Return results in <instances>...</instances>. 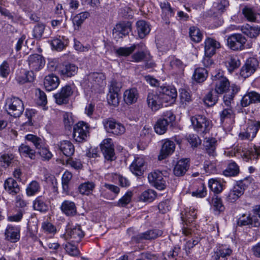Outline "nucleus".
I'll return each instance as SVG.
<instances>
[{
    "instance_id": "obj_20",
    "label": "nucleus",
    "mask_w": 260,
    "mask_h": 260,
    "mask_svg": "<svg viewBox=\"0 0 260 260\" xmlns=\"http://www.w3.org/2000/svg\"><path fill=\"white\" fill-rule=\"evenodd\" d=\"M147 103L152 110L156 111L162 106L163 101L160 93H149L147 96Z\"/></svg>"
},
{
    "instance_id": "obj_24",
    "label": "nucleus",
    "mask_w": 260,
    "mask_h": 260,
    "mask_svg": "<svg viewBox=\"0 0 260 260\" xmlns=\"http://www.w3.org/2000/svg\"><path fill=\"white\" fill-rule=\"evenodd\" d=\"M241 30L244 35L251 39H255L260 34V26H251L248 24L241 27Z\"/></svg>"
},
{
    "instance_id": "obj_37",
    "label": "nucleus",
    "mask_w": 260,
    "mask_h": 260,
    "mask_svg": "<svg viewBox=\"0 0 260 260\" xmlns=\"http://www.w3.org/2000/svg\"><path fill=\"white\" fill-rule=\"evenodd\" d=\"M18 150L21 156L28 157L32 160H34L36 158V151L26 144H21L19 147Z\"/></svg>"
},
{
    "instance_id": "obj_55",
    "label": "nucleus",
    "mask_w": 260,
    "mask_h": 260,
    "mask_svg": "<svg viewBox=\"0 0 260 260\" xmlns=\"http://www.w3.org/2000/svg\"><path fill=\"white\" fill-rule=\"evenodd\" d=\"M217 101L216 95H214L212 91H209L204 98V103L209 107L214 105Z\"/></svg>"
},
{
    "instance_id": "obj_41",
    "label": "nucleus",
    "mask_w": 260,
    "mask_h": 260,
    "mask_svg": "<svg viewBox=\"0 0 260 260\" xmlns=\"http://www.w3.org/2000/svg\"><path fill=\"white\" fill-rule=\"evenodd\" d=\"M156 192L153 189H148L142 192L139 200L144 202H152L156 198Z\"/></svg>"
},
{
    "instance_id": "obj_22",
    "label": "nucleus",
    "mask_w": 260,
    "mask_h": 260,
    "mask_svg": "<svg viewBox=\"0 0 260 260\" xmlns=\"http://www.w3.org/2000/svg\"><path fill=\"white\" fill-rule=\"evenodd\" d=\"M189 160L183 158L178 161L174 168V174L176 176H181L185 174L189 168Z\"/></svg>"
},
{
    "instance_id": "obj_47",
    "label": "nucleus",
    "mask_w": 260,
    "mask_h": 260,
    "mask_svg": "<svg viewBox=\"0 0 260 260\" xmlns=\"http://www.w3.org/2000/svg\"><path fill=\"white\" fill-rule=\"evenodd\" d=\"M225 63L230 72H233L240 66V61L236 56H230L226 60Z\"/></svg>"
},
{
    "instance_id": "obj_62",
    "label": "nucleus",
    "mask_w": 260,
    "mask_h": 260,
    "mask_svg": "<svg viewBox=\"0 0 260 260\" xmlns=\"http://www.w3.org/2000/svg\"><path fill=\"white\" fill-rule=\"evenodd\" d=\"M25 139L34 144L36 148H39V146L42 144V140L37 136L28 134L25 136Z\"/></svg>"
},
{
    "instance_id": "obj_54",
    "label": "nucleus",
    "mask_w": 260,
    "mask_h": 260,
    "mask_svg": "<svg viewBox=\"0 0 260 260\" xmlns=\"http://www.w3.org/2000/svg\"><path fill=\"white\" fill-rule=\"evenodd\" d=\"M229 2L226 0H217L213 3V7L219 13H222L228 6Z\"/></svg>"
},
{
    "instance_id": "obj_23",
    "label": "nucleus",
    "mask_w": 260,
    "mask_h": 260,
    "mask_svg": "<svg viewBox=\"0 0 260 260\" xmlns=\"http://www.w3.org/2000/svg\"><path fill=\"white\" fill-rule=\"evenodd\" d=\"M60 210L63 213L68 216H73L77 214V208L75 204L71 201H64L60 206Z\"/></svg>"
},
{
    "instance_id": "obj_63",
    "label": "nucleus",
    "mask_w": 260,
    "mask_h": 260,
    "mask_svg": "<svg viewBox=\"0 0 260 260\" xmlns=\"http://www.w3.org/2000/svg\"><path fill=\"white\" fill-rule=\"evenodd\" d=\"M132 196V192L131 191H127L124 196H123L118 202V205L119 206L123 207L128 204L131 200Z\"/></svg>"
},
{
    "instance_id": "obj_58",
    "label": "nucleus",
    "mask_w": 260,
    "mask_h": 260,
    "mask_svg": "<svg viewBox=\"0 0 260 260\" xmlns=\"http://www.w3.org/2000/svg\"><path fill=\"white\" fill-rule=\"evenodd\" d=\"M107 101L110 105L115 107L118 106L119 102L118 93L109 92L107 95Z\"/></svg>"
},
{
    "instance_id": "obj_11",
    "label": "nucleus",
    "mask_w": 260,
    "mask_h": 260,
    "mask_svg": "<svg viewBox=\"0 0 260 260\" xmlns=\"http://www.w3.org/2000/svg\"><path fill=\"white\" fill-rule=\"evenodd\" d=\"M233 250L229 246L225 244H218L212 252L213 260H219L220 257L226 258L232 253Z\"/></svg>"
},
{
    "instance_id": "obj_5",
    "label": "nucleus",
    "mask_w": 260,
    "mask_h": 260,
    "mask_svg": "<svg viewBox=\"0 0 260 260\" xmlns=\"http://www.w3.org/2000/svg\"><path fill=\"white\" fill-rule=\"evenodd\" d=\"M212 80L215 84V90L218 94H222L226 92L230 87L228 79L223 76L222 72L219 71L212 75Z\"/></svg>"
},
{
    "instance_id": "obj_35",
    "label": "nucleus",
    "mask_w": 260,
    "mask_h": 260,
    "mask_svg": "<svg viewBox=\"0 0 260 260\" xmlns=\"http://www.w3.org/2000/svg\"><path fill=\"white\" fill-rule=\"evenodd\" d=\"M243 152V157L247 160L257 159L260 156V146L254 145L253 147H250L248 149H245Z\"/></svg>"
},
{
    "instance_id": "obj_14",
    "label": "nucleus",
    "mask_w": 260,
    "mask_h": 260,
    "mask_svg": "<svg viewBox=\"0 0 260 260\" xmlns=\"http://www.w3.org/2000/svg\"><path fill=\"white\" fill-rule=\"evenodd\" d=\"M83 236L84 233L82 231L81 227L80 226H76L73 228H68L66 234L62 235L61 237L66 240L73 239V241L79 242Z\"/></svg>"
},
{
    "instance_id": "obj_44",
    "label": "nucleus",
    "mask_w": 260,
    "mask_h": 260,
    "mask_svg": "<svg viewBox=\"0 0 260 260\" xmlns=\"http://www.w3.org/2000/svg\"><path fill=\"white\" fill-rule=\"evenodd\" d=\"M89 16L90 14L87 11L81 12L73 17V23L74 25L77 26L78 28L83 22Z\"/></svg>"
},
{
    "instance_id": "obj_29",
    "label": "nucleus",
    "mask_w": 260,
    "mask_h": 260,
    "mask_svg": "<svg viewBox=\"0 0 260 260\" xmlns=\"http://www.w3.org/2000/svg\"><path fill=\"white\" fill-rule=\"evenodd\" d=\"M244 190L245 188L242 183L235 185L229 193V200L234 202L244 193Z\"/></svg>"
},
{
    "instance_id": "obj_51",
    "label": "nucleus",
    "mask_w": 260,
    "mask_h": 260,
    "mask_svg": "<svg viewBox=\"0 0 260 260\" xmlns=\"http://www.w3.org/2000/svg\"><path fill=\"white\" fill-rule=\"evenodd\" d=\"M179 99L181 104L184 106L187 105L191 101L190 93L185 89H180Z\"/></svg>"
},
{
    "instance_id": "obj_3",
    "label": "nucleus",
    "mask_w": 260,
    "mask_h": 260,
    "mask_svg": "<svg viewBox=\"0 0 260 260\" xmlns=\"http://www.w3.org/2000/svg\"><path fill=\"white\" fill-rule=\"evenodd\" d=\"M247 42L246 38L240 33H235L227 36L226 45L233 51H241L245 49Z\"/></svg>"
},
{
    "instance_id": "obj_36",
    "label": "nucleus",
    "mask_w": 260,
    "mask_h": 260,
    "mask_svg": "<svg viewBox=\"0 0 260 260\" xmlns=\"http://www.w3.org/2000/svg\"><path fill=\"white\" fill-rule=\"evenodd\" d=\"M5 189L11 194H16L19 191L17 182L12 178H9L5 181Z\"/></svg>"
},
{
    "instance_id": "obj_48",
    "label": "nucleus",
    "mask_w": 260,
    "mask_h": 260,
    "mask_svg": "<svg viewBox=\"0 0 260 260\" xmlns=\"http://www.w3.org/2000/svg\"><path fill=\"white\" fill-rule=\"evenodd\" d=\"M136 45L133 44L128 47H119L115 51L119 56H127L131 54L136 49Z\"/></svg>"
},
{
    "instance_id": "obj_42",
    "label": "nucleus",
    "mask_w": 260,
    "mask_h": 260,
    "mask_svg": "<svg viewBox=\"0 0 260 260\" xmlns=\"http://www.w3.org/2000/svg\"><path fill=\"white\" fill-rule=\"evenodd\" d=\"M208 76V71L203 68H199L195 70L193 75V78L197 82H204Z\"/></svg>"
},
{
    "instance_id": "obj_43",
    "label": "nucleus",
    "mask_w": 260,
    "mask_h": 260,
    "mask_svg": "<svg viewBox=\"0 0 260 260\" xmlns=\"http://www.w3.org/2000/svg\"><path fill=\"white\" fill-rule=\"evenodd\" d=\"M33 208L34 210L41 212H45L48 209L47 205L41 197L37 198L34 201Z\"/></svg>"
},
{
    "instance_id": "obj_60",
    "label": "nucleus",
    "mask_w": 260,
    "mask_h": 260,
    "mask_svg": "<svg viewBox=\"0 0 260 260\" xmlns=\"http://www.w3.org/2000/svg\"><path fill=\"white\" fill-rule=\"evenodd\" d=\"M13 158V154H4L0 157V165L6 168L10 165Z\"/></svg>"
},
{
    "instance_id": "obj_30",
    "label": "nucleus",
    "mask_w": 260,
    "mask_h": 260,
    "mask_svg": "<svg viewBox=\"0 0 260 260\" xmlns=\"http://www.w3.org/2000/svg\"><path fill=\"white\" fill-rule=\"evenodd\" d=\"M139 96L138 90L135 88H132L125 91L123 94L124 101L127 104H133L136 103Z\"/></svg>"
},
{
    "instance_id": "obj_28",
    "label": "nucleus",
    "mask_w": 260,
    "mask_h": 260,
    "mask_svg": "<svg viewBox=\"0 0 260 260\" xmlns=\"http://www.w3.org/2000/svg\"><path fill=\"white\" fill-rule=\"evenodd\" d=\"M137 31L141 39L145 38L150 31V24L145 20H139L136 23Z\"/></svg>"
},
{
    "instance_id": "obj_16",
    "label": "nucleus",
    "mask_w": 260,
    "mask_h": 260,
    "mask_svg": "<svg viewBox=\"0 0 260 260\" xmlns=\"http://www.w3.org/2000/svg\"><path fill=\"white\" fill-rule=\"evenodd\" d=\"M205 56L212 57L216 53L217 49L220 48L219 42L211 38H207L204 42Z\"/></svg>"
},
{
    "instance_id": "obj_59",
    "label": "nucleus",
    "mask_w": 260,
    "mask_h": 260,
    "mask_svg": "<svg viewBox=\"0 0 260 260\" xmlns=\"http://www.w3.org/2000/svg\"><path fill=\"white\" fill-rule=\"evenodd\" d=\"M38 153L44 160H49L52 156L51 152L46 148L42 147L41 145L39 146Z\"/></svg>"
},
{
    "instance_id": "obj_49",
    "label": "nucleus",
    "mask_w": 260,
    "mask_h": 260,
    "mask_svg": "<svg viewBox=\"0 0 260 260\" xmlns=\"http://www.w3.org/2000/svg\"><path fill=\"white\" fill-rule=\"evenodd\" d=\"M189 36L192 41L199 43L202 39V34L200 29L196 26H191L189 28Z\"/></svg>"
},
{
    "instance_id": "obj_10",
    "label": "nucleus",
    "mask_w": 260,
    "mask_h": 260,
    "mask_svg": "<svg viewBox=\"0 0 260 260\" xmlns=\"http://www.w3.org/2000/svg\"><path fill=\"white\" fill-rule=\"evenodd\" d=\"M101 148L106 160L112 161L115 159L114 146L111 138L104 140L101 145Z\"/></svg>"
},
{
    "instance_id": "obj_17",
    "label": "nucleus",
    "mask_w": 260,
    "mask_h": 260,
    "mask_svg": "<svg viewBox=\"0 0 260 260\" xmlns=\"http://www.w3.org/2000/svg\"><path fill=\"white\" fill-rule=\"evenodd\" d=\"M131 30V23L129 22H123L116 25L113 29V34L115 38H121L127 35Z\"/></svg>"
},
{
    "instance_id": "obj_40",
    "label": "nucleus",
    "mask_w": 260,
    "mask_h": 260,
    "mask_svg": "<svg viewBox=\"0 0 260 260\" xmlns=\"http://www.w3.org/2000/svg\"><path fill=\"white\" fill-rule=\"evenodd\" d=\"M169 121L165 118L159 119L154 125L155 132L159 135L165 134L168 127Z\"/></svg>"
},
{
    "instance_id": "obj_50",
    "label": "nucleus",
    "mask_w": 260,
    "mask_h": 260,
    "mask_svg": "<svg viewBox=\"0 0 260 260\" xmlns=\"http://www.w3.org/2000/svg\"><path fill=\"white\" fill-rule=\"evenodd\" d=\"M40 185L36 181H31L26 188V193L28 196H32L38 192L40 190Z\"/></svg>"
},
{
    "instance_id": "obj_46",
    "label": "nucleus",
    "mask_w": 260,
    "mask_h": 260,
    "mask_svg": "<svg viewBox=\"0 0 260 260\" xmlns=\"http://www.w3.org/2000/svg\"><path fill=\"white\" fill-rule=\"evenodd\" d=\"M239 167L235 162L230 163L223 174L225 176H235L239 174Z\"/></svg>"
},
{
    "instance_id": "obj_39",
    "label": "nucleus",
    "mask_w": 260,
    "mask_h": 260,
    "mask_svg": "<svg viewBox=\"0 0 260 260\" xmlns=\"http://www.w3.org/2000/svg\"><path fill=\"white\" fill-rule=\"evenodd\" d=\"M87 79H94L93 87L97 88L105 84V76L102 73H92L87 75Z\"/></svg>"
},
{
    "instance_id": "obj_13",
    "label": "nucleus",
    "mask_w": 260,
    "mask_h": 260,
    "mask_svg": "<svg viewBox=\"0 0 260 260\" xmlns=\"http://www.w3.org/2000/svg\"><path fill=\"white\" fill-rule=\"evenodd\" d=\"M258 66V61L254 58H248L242 68L240 71V75L244 78H247L251 76L256 70Z\"/></svg>"
},
{
    "instance_id": "obj_8",
    "label": "nucleus",
    "mask_w": 260,
    "mask_h": 260,
    "mask_svg": "<svg viewBox=\"0 0 260 260\" xmlns=\"http://www.w3.org/2000/svg\"><path fill=\"white\" fill-rule=\"evenodd\" d=\"M260 128V121H254L249 123L248 126L243 132H241L239 137L241 140H252Z\"/></svg>"
},
{
    "instance_id": "obj_27",
    "label": "nucleus",
    "mask_w": 260,
    "mask_h": 260,
    "mask_svg": "<svg viewBox=\"0 0 260 260\" xmlns=\"http://www.w3.org/2000/svg\"><path fill=\"white\" fill-rule=\"evenodd\" d=\"M59 150L66 156H71L75 152L74 145L70 141H62L58 144Z\"/></svg>"
},
{
    "instance_id": "obj_33",
    "label": "nucleus",
    "mask_w": 260,
    "mask_h": 260,
    "mask_svg": "<svg viewBox=\"0 0 260 260\" xmlns=\"http://www.w3.org/2000/svg\"><path fill=\"white\" fill-rule=\"evenodd\" d=\"M221 122L231 124L234 122L235 114L232 107L224 108L220 113Z\"/></svg>"
},
{
    "instance_id": "obj_56",
    "label": "nucleus",
    "mask_w": 260,
    "mask_h": 260,
    "mask_svg": "<svg viewBox=\"0 0 260 260\" xmlns=\"http://www.w3.org/2000/svg\"><path fill=\"white\" fill-rule=\"evenodd\" d=\"M64 248L66 252L71 256H76L79 254L78 248L71 243L68 242L64 244Z\"/></svg>"
},
{
    "instance_id": "obj_61",
    "label": "nucleus",
    "mask_w": 260,
    "mask_h": 260,
    "mask_svg": "<svg viewBox=\"0 0 260 260\" xmlns=\"http://www.w3.org/2000/svg\"><path fill=\"white\" fill-rule=\"evenodd\" d=\"M191 194L193 197L197 198H203L207 194V190L205 185L203 183H200L199 188L194 191H192Z\"/></svg>"
},
{
    "instance_id": "obj_32",
    "label": "nucleus",
    "mask_w": 260,
    "mask_h": 260,
    "mask_svg": "<svg viewBox=\"0 0 260 260\" xmlns=\"http://www.w3.org/2000/svg\"><path fill=\"white\" fill-rule=\"evenodd\" d=\"M145 164L144 159L142 157L135 158L130 166V170L137 176H141L143 173V167Z\"/></svg>"
},
{
    "instance_id": "obj_15",
    "label": "nucleus",
    "mask_w": 260,
    "mask_h": 260,
    "mask_svg": "<svg viewBox=\"0 0 260 260\" xmlns=\"http://www.w3.org/2000/svg\"><path fill=\"white\" fill-rule=\"evenodd\" d=\"M73 90L70 85H66L61 90L54 95L56 103L58 105L67 103L69 97L72 94Z\"/></svg>"
},
{
    "instance_id": "obj_52",
    "label": "nucleus",
    "mask_w": 260,
    "mask_h": 260,
    "mask_svg": "<svg viewBox=\"0 0 260 260\" xmlns=\"http://www.w3.org/2000/svg\"><path fill=\"white\" fill-rule=\"evenodd\" d=\"M45 26L42 23L37 24L32 31V36L36 39L40 40L42 37L44 32Z\"/></svg>"
},
{
    "instance_id": "obj_21",
    "label": "nucleus",
    "mask_w": 260,
    "mask_h": 260,
    "mask_svg": "<svg viewBox=\"0 0 260 260\" xmlns=\"http://www.w3.org/2000/svg\"><path fill=\"white\" fill-rule=\"evenodd\" d=\"M5 235L7 240L11 242H16L20 239V228L8 225L5 230Z\"/></svg>"
},
{
    "instance_id": "obj_57",
    "label": "nucleus",
    "mask_w": 260,
    "mask_h": 260,
    "mask_svg": "<svg viewBox=\"0 0 260 260\" xmlns=\"http://www.w3.org/2000/svg\"><path fill=\"white\" fill-rule=\"evenodd\" d=\"M212 205L214 210L218 212V213L222 212L224 210V207L220 198L218 197L213 198Z\"/></svg>"
},
{
    "instance_id": "obj_31",
    "label": "nucleus",
    "mask_w": 260,
    "mask_h": 260,
    "mask_svg": "<svg viewBox=\"0 0 260 260\" xmlns=\"http://www.w3.org/2000/svg\"><path fill=\"white\" fill-rule=\"evenodd\" d=\"M95 186L94 182L87 181L80 184L78 187V190L82 195L89 196L92 194Z\"/></svg>"
},
{
    "instance_id": "obj_6",
    "label": "nucleus",
    "mask_w": 260,
    "mask_h": 260,
    "mask_svg": "<svg viewBox=\"0 0 260 260\" xmlns=\"http://www.w3.org/2000/svg\"><path fill=\"white\" fill-rule=\"evenodd\" d=\"M89 134V127L88 124L83 121L76 124L73 129V138L78 142L85 141Z\"/></svg>"
},
{
    "instance_id": "obj_9",
    "label": "nucleus",
    "mask_w": 260,
    "mask_h": 260,
    "mask_svg": "<svg viewBox=\"0 0 260 260\" xmlns=\"http://www.w3.org/2000/svg\"><path fill=\"white\" fill-rule=\"evenodd\" d=\"M165 103L173 104L177 97V91L175 88L170 86H160L157 88Z\"/></svg>"
},
{
    "instance_id": "obj_45",
    "label": "nucleus",
    "mask_w": 260,
    "mask_h": 260,
    "mask_svg": "<svg viewBox=\"0 0 260 260\" xmlns=\"http://www.w3.org/2000/svg\"><path fill=\"white\" fill-rule=\"evenodd\" d=\"M210 189L215 193H219L223 190L222 184L217 179H211L208 181Z\"/></svg>"
},
{
    "instance_id": "obj_1",
    "label": "nucleus",
    "mask_w": 260,
    "mask_h": 260,
    "mask_svg": "<svg viewBox=\"0 0 260 260\" xmlns=\"http://www.w3.org/2000/svg\"><path fill=\"white\" fill-rule=\"evenodd\" d=\"M193 129L201 135L208 133L212 127V121L206 116L196 115L190 118Z\"/></svg>"
},
{
    "instance_id": "obj_38",
    "label": "nucleus",
    "mask_w": 260,
    "mask_h": 260,
    "mask_svg": "<svg viewBox=\"0 0 260 260\" xmlns=\"http://www.w3.org/2000/svg\"><path fill=\"white\" fill-rule=\"evenodd\" d=\"M216 140L215 138H206L204 145L208 154L210 156H215Z\"/></svg>"
},
{
    "instance_id": "obj_26",
    "label": "nucleus",
    "mask_w": 260,
    "mask_h": 260,
    "mask_svg": "<svg viewBox=\"0 0 260 260\" xmlns=\"http://www.w3.org/2000/svg\"><path fill=\"white\" fill-rule=\"evenodd\" d=\"M59 78L53 74L48 75L46 76L44 81V86L48 91H51L56 89L59 85Z\"/></svg>"
},
{
    "instance_id": "obj_4",
    "label": "nucleus",
    "mask_w": 260,
    "mask_h": 260,
    "mask_svg": "<svg viewBox=\"0 0 260 260\" xmlns=\"http://www.w3.org/2000/svg\"><path fill=\"white\" fill-rule=\"evenodd\" d=\"M103 124L106 131L114 135H121L125 132V126L113 118H106L103 120Z\"/></svg>"
},
{
    "instance_id": "obj_34",
    "label": "nucleus",
    "mask_w": 260,
    "mask_h": 260,
    "mask_svg": "<svg viewBox=\"0 0 260 260\" xmlns=\"http://www.w3.org/2000/svg\"><path fill=\"white\" fill-rule=\"evenodd\" d=\"M162 234V231L158 229H154L148 230L145 232L141 233L137 235V238L140 240H152L161 236Z\"/></svg>"
},
{
    "instance_id": "obj_18",
    "label": "nucleus",
    "mask_w": 260,
    "mask_h": 260,
    "mask_svg": "<svg viewBox=\"0 0 260 260\" xmlns=\"http://www.w3.org/2000/svg\"><path fill=\"white\" fill-rule=\"evenodd\" d=\"M58 72L64 78L71 77L75 75L77 72L78 67L73 63H64L58 67Z\"/></svg>"
},
{
    "instance_id": "obj_64",
    "label": "nucleus",
    "mask_w": 260,
    "mask_h": 260,
    "mask_svg": "<svg viewBox=\"0 0 260 260\" xmlns=\"http://www.w3.org/2000/svg\"><path fill=\"white\" fill-rule=\"evenodd\" d=\"M187 139L192 147H197L201 143V140L197 135H189Z\"/></svg>"
},
{
    "instance_id": "obj_12",
    "label": "nucleus",
    "mask_w": 260,
    "mask_h": 260,
    "mask_svg": "<svg viewBox=\"0 0 260 260\" xmlns=\"http://www.w3.org/2000/svg\"><path fill=\"white\" fill-rule=\"evenodd\" d=\"M27 62L29 69L35 71L40 70L45 64L44 57L38 54L29 55L27 59Z\"/></svg>"
},
{
    "instance_id": "obj_25",
    "label": "nucleus",
    "mask_w": 260,
    "mask_h": 260,
    "mask_svg": "<svg viewBox=\"0 0 260 260\" xmlns=\"http://www.w3.org/2000/svg\"><path fill=\"white\" fill-rule=\"evenodd\" d=\"M242 13L247 20L249 21H260V13L256 12L253 8L245 6L242 10Z\"/></svg>"
},
{
    "instance_id": "obj_53",
    "label": "nucleus",
    "mask_w": 260,
    "mask_h": 260,
    "mask_svg": "<svg viewBox=\"0 0 260 260\" xmlns=\"http://www.w3.org/2000/svg\"><path fill=\"white\" fill-rule=\"evenodd\" d=\"M34 71H35L30 70V71L25 72L24 73L25 79H21V77H17V81L20 84L33 81L35 78V75L34 73Z\"/></svg>"
},
{
    "instance_id": "obj_2",
    "label": "nucleus",
    "mask_w": 260,
    "mask_h": 260,
    "mask_svg": "<svg viewBox=\"0 0 260 260\" xmlns=\"http://www.w3.org/2000/svg\"><path fill=\"white\" fill-rule=\"evenodd\" d=\"M5 107L8 113L14 117H19L24 109L22 101L18 98L14 96L7 99Z\"/></svg>"
},
{
    "instance_id": "obj_7",
    "label": "nucleus",
    "mask_w": 260,
    "mask_h": 260,
    "mask_svg": "<svg viewBox=\"0 0 260 260\" xmlns=\"http://www.w3.org/2000/svg\"><path fill=\"white\" fill-rule=\"evenodd\" d=\"M148 179L149 183L157 189L163 190L166 187V181L161 171L156 170L151 172L148 175Z\"/></svg>"
},
{
    "instance_id": "obj_19",
    "label": "nucleus",
    "mask_w": 260,
    "mask_h": 260,
    "mask_svg": "<svg viewBox=\"0 0 260 260\" xmlns=\"http://www.w3.org/2000/svg\"><path fill=\"white\" fill-rule=\"evenodd\" d=\"M175 149V144L174 142L168 139L165 140L162 145L160 153L158 156V159L161 160L165 159L173 153Z\"/></svg>"
}]
</instances>
